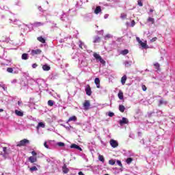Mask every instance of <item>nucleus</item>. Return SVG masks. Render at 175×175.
Listing matches in <instances>:
<instances>
[{
    "instance_id": "nucleus-1",
    "label": "nucleus",
    "mask_w": 175,
    "mask_h": 175,
    "mask_svg": "<svg viewBox=\"0 0 175 175\" xmlns=\"http://www.w3.org/2000/svg\"><path fill=\"white\" fill-rule=\"evenodd\" d=\"M93 56L95 58L96 61H97V62H100V64H102V65H104V66L106 65V61H105L102 58L100 55H99L96 53H94Z\"/></svg>"
},
{
    "instance_id": "nucleus-2",
    "label": "nucleus",
    "mask_w": 175,
    "mask_h": 175,
    "mask_svg": "<svg viewBox=\"0 0 175 175\" xmlns=\"http://www.w3.org/2000/svg\"><path fill=\"white\" fill-rule=\"evenodd\" d=\"M27 144H29V140L27 139H23L21 140L17 144V147H23L25 146H27Z\"/></svg>"
},
{
    "instance_id": "nucleus-3",
    "label": "nucleus",
    "mask_w": 175,
    "mask_h": 175,
    "mask_svg": "<svg viewBox=\"0 0 175 175\" xmlns=\"http://www.w3.org/2000/svg\"><path fill=\"white\" fill-rule=\"evenodd\" d=\"M85 91L86 92V95L88 96H91V95H92V90H91V86H90V85H86Z\"/></svg>"
},
{
    "instance_id": "nucleus-4",
    "label": "nucleus",
    "mask_w": 175,
    "mask_h": 175,
    "mask_svg": "<svg viewBox=\"0 0 175 175\" xmlns=\"http://www.w3.org/2000/svg\"><path fill=\"white\" fill-rule=\"evenodd\" d=\"M90 106H91V103L90 102V100H85V102L83 103V107L85 110H90Z\"/></svg>"
},
{
    "instance_id": "nucleus-5",
    "label": "nucleus",
    "mask_w": 175,
    "mask_h": 175,
    "mask_svg": "<svg viewBox=\"0 0 175 175\" xmlns=\"http://www.w3.org/2000/svg\"><path fill=\"white\" fill-rule=\"evenodd\" d=\"M42 54V50L40 49H33L31 50V55H38Z\"/></svg>"
},
{
    "instance_id": "nucleus-6",
    "label": "nucleus",
    "mask_w": 175,
    "mask_h": 175,
    "mask_svg": "<svg viewBox=\"0 0 175 175\" xmlns=\"http://www.w3.org/2000/svg\"><path fill=\"white\" fill-rule=\"evenodd\" d=\"M28 161L30 163H35V162H38V157L31 156L28 158Z\"/></svg>"
},
{
    "instance_id": "nucleus-7",
    "label": "nucleus",
    "mask_w": 175,
    "mask_h": 175,
    "mask_svg": "<svg viewBox=\"0 0 175 175\" xmlns=\"http://www.w3.org/2000/svg\"><path fill=\"white\" fill-rule=\"evenodd\" d=\"M110 144L113 148H116V147H118V142L114 139H111L110 141Z\"/></svg>"
},
{
    "instance_id": "nucleus-8",
    "label": "nucleus",
    "mask_w": 175,
    "mask_h": 175,
    "mask_svg": "<svg viewBox=\"0 0 175 175\" xmlns=\"http://www.w3.org/2000/svg\"><path fill=\"white\" fill-rule=\"evenodd\" d=\"M62 172L64 174H68L69 173V168L66 166V164H64L62 167Z\"/></svg>"
},
{
    "instance_id": "nucleus-9",
    "label": "nucleus",
    "mask_w": 175,
    "mask_h": 175,
    "mask_svg": "<svg viewBox=\"0 0 175 175\" xmlns=\"http://www.w3.org/2000/svg\"><path fill=\"white\" fill-rule=\"evenodd\" d=\"M128 122H129V121H128L126 118H122V119L120 120L119 124L120 125H124V124H128Z\"/></svg>"
},
{
    "instance_id": "nucleus-10",
    "label": "nucleus",
    "mask_w": 175,
    "mask_h": 175,
    "mask_svg": "<svg viewBox=\"0 0 175 175\" xmlns=\"http://www.w3.org/2000/svg\"><path fill=\"white\" fill-rule=\"evenodd\" d=\"M70 148H76V150H79V151H83V149H81V148L76 144H71Z\"/></svg>"
},
{
    "instance_id": "nucleus-11",
    "label": "nucleus",
    "mask_w": 175,
    "mask_h": 175,
    "mask_svg": "<svg viewBox=\"0 0 175 175\" xmlns=\"http://www.w3.org/2000/svg\"><path fill=\"white\" fill-rule=\"evenodd\" d=\"M94 83L96 85L97 88H100V80L99 78H96L94 79Z\"/></svg>"
},
{
    "instance_id": "nucleus-12",
    "label": "nucleus",
    "mask_w": 175,
    "mask_h": 175,
    "mask_svg": "<svg viewBox=\"0 0 175 175\" xmlns=\"http://www.w3.org/2000/svg\"><path fill=\"white\" fill-rule=\"evenodd\" d=\"M95 14H99V13H102V8L100 6H97L94 10Z\"/></svg>"
},
{
    "instance_id": "nucleus-13",
    "label": "nucleus",
    "mask_w": 175,
    "mask_h": 175,
    "mask_svg": "<svg viewBox=\"0 0 175 175\" xmlns=\"http://www.w3.org/2000/svg\"><path fill=\"white\" fill-rule=\"evenodd\" d=\"M147 23H150V24L153 25L155 24V19H154V18L149 16L147 18Z\"/></svg>"
},
{
    "instance_id": "nucleus-14",
    "label": "nucleus",
    "mask_w": 175,
    "mask_h": 175,
    "mask_svg": "<svg viewBox=\"0 0 175 175\" xmlns=\"http://www.w3.org/2000/svg\"><path fill=\"white\" fill-rule=\"evenodd\" d=\"M15 114L16 116H18V117H23L24 116V112L16 109L15 110Z\"/></svg>"
},
{
    "instance_id": "nucleus-15",
    "label": "nucleus",
    "mask_w": 175,
    "mask_h": 175,
    "mask_svg": "<svg viewBox=\"0 0 175 175\" xmlns=\"http://www.w3.org/2000/svg\"><path fill=\"white\" fill-rule=\"evenodd\" d=\"M70 121H73L74 122L77 121V117H76L75 116H72L71 117H70L67 121V122H70Z\"/></svg>"
},
{
    "instance_id": "nucleus-16",
    "label": "nucleus",
    "mask_w": 175,
    "mask_h": 175,
    "mask_svg": "<svg viewBox=\"0 0 175 175\" xmlns=\"http://www.w3.org/2000/svg\"><path fill=\"white\" fill-rule=\"evenodd\" d=\"M118 96L119 99H120V100H124V92H122V91L120 90L119 93L118 94Z\"/></svg>"
},
{
    "instance_id": "nucleus-17",
    "label": "nucleus",
    "mask_w": 175,
    "mask_h": 175,
    "mask_svg": "<svg viewBox=\"0 0 175 175\" xmlns=\"http://www.w3.org/2000/svg\"><path fill=\"white\" fill-rule=\"evenodd\" d=\"M42 69H43V70L49 71V70H50V69H51V68L50 67V66L45 64V65L42 66Z\"/></svg>"
},
{
    "instance_id": "nucleus-18",
    "label": "nucleus",
    "mask_w": 175,
    "mask_h": 175,
    "mask_svg": "<svg viewBox=\"0 0 175 175\" xmlns=\"http://www.w3.org/2000/svg\"><path fill=\"white\" fill-rule=\"evenodd\" d=\"M126 75H124L122 78H121V83L122 84V85H124L125 84V83H126Z\"/></svg>"
},
{
    "instance_id": "nucleus-19",
    "label": "nucleus",
    "mask_w": 175,
    "mask_h": 175,
    "mask_svg": "<svg viewBox=\"0 0 175 175\" xmlns=\"http://www.w3.org/2000/svg\"><path fill=\"white\" fill-rule=\"evenodd\" d=\"M37 40L38 42H40V43H46V40L42 36L37 38Z\"/></svg>"
},
{
    "instance_id": "nucleus-20",
    "label": "nucleus",
    "mask_w": 175,
    "mask_h": 175,
    "mask_svg": "<svg viewBox=\"0 0 175 175\" xmlns=\"http://www.w3.org/2000/svg\"><path fill=\"white\" fill-rule=\"evenodd\" d=\"M119 111H120V113H124L125 111V107L122 105H119Z\"/></svg>"
},
{
    "instance_id": "nucleus-21",
    "label": "nucleus",
    "mask_w": 175,
    "mask_h": 175,
    "mask_svg": "<svg viewBox=\"0 0 175 175\" xmlns=\"http://www.w3.org/2000/svg\"><path fill=\"white\" fill-rule=\"evenodd\" d=\"M153 66H154L156 70H160L159 68H161V64H159V63H154Z\"/></svg>"
},
{
    "instance_id": "nucleus-22",
    "label": "nucleus",
    "mask_w": 175,
    "mask_h": 175,
    "mask_svg": "<svg viewBox=\"0 0 175 175\" xmlns=\"http://www.w3.org/2000/svg\"><path fill=\"white\" fill-rule=\"evenodd\" d=\"M129 53V50L128 49H124L123 51H121L120 54H122V55H126V54Z\"/></svg>"
},
{
    "instance_id": "nucleus-23",
    "label": "nucleus",
    "mask_w": 175,
    "mask_h": 175,
    "mask_svg": "<svg viewBox=\"0 0 175 175\" xmlns=\"http://www.w3.org/2000/svg\"><path fill=\"white\" fill-rule=\"evenodd\" d=\"M29 172H31V173H33V172H38V167H36V166H33L29 168Z\"/></svg>"
},
{
    "instance_id": "nucleus-24",
    "label": "nucleus",
    "mask_w": 175,
    "mask_h": 175,
    "mask_svg": "<svg viewBox=\"0 0 175 175\" xmlns=\"http://www.w3.org/2000/svg\"><path fill=\"white\" fill-rule=\"evenodd\" d=\"M133 161V159L132 157H129L126 160V162L128 165H130V163H132Z\"/></svg>"
},
{
    "instance_id": "nucleus-25",
    "label": "nucleus",
    "mask_w": 175,
    "mask_h": 175,
    "mask_svg": "<svg viewBox=\"0 0 175 175\" xmlns=\"http://www.w3.org/2000/svg\"><path fill=\"white\" fill-rule=\"evenodd\" d=\"M98 160L100 161V162H103V163H105V157L103 155L99 154Z\"/></svg>"
},
{
    "instance_id": "nucleus-26",
    "label": "nucleus",
    "mask_w": 175,
    "mask_h": 175,
    "mask_svg": "<svg viewBox=\"0 0 175 175\" xmlns=\"http://www.w3.org/2000/svg\"><path fill=\"white\" fill-rule=\"evenodd\" d=\"M45 125L44 123L43 122H39L38 126H37V129H38L39 128H44Z\"/></svg>"
},
{
    "instance_id": "nucleus-27",
    "label": "nucleus",
    "mask_w": 175,
    "mask_h": 175,
    "mask_svg": "<svg viewBox=\"0 0 175 175\" xmlns=\"http://www.w3.org/2000/svg\"><path fill=\"white\" fill-rule=\"evenodd\" d=\"M100 42V37H96L94 40V43H99Z\"/></svg>"
},
{
    "instance_id": "nucleus-28",
    "label": "nucleus",
    "mask_w": 175,
    "mask_h": 175,
    "mask_svg": "<svg viewBox=\"0 0 175 175\" xmlns=\"http://www.w3.org/2000/svg\"><path fill=\"white\" fill-rule=\"evenodd\" d=\"M22 59H25V60L28 59V54H27V53H23V54L22 55Z\"/></svg>"
},
{
    "instance_id": "nucleus-29",
    "label": "nucleus",
    "mask_w": 175,
    "mask_h": 175,
    "mask_svg": "<svg viewBox=\"0 0 175 175\" xmlns=\"http://www.w3.org/2000/svg\"><path fill=\"white\" fill-rule=\"evenodd\" d=\"M162 105H166V101L161 99L159 101V106H162Z\"/></svg>"
},
{
    "instance_id": "nucleus-30",
    "label": "nucleus",
    "mask_w": 175,
    "mask_h": 175,
    "mask_svg": "<svg viewBox=\"0 0 175 175\" xmlns=\"http://www.w3.org/2000/svg\"><path fill=\"white\" fill-rule=\"evenodd\" d=\"M126 17H127V15L125 13H122L120 15V18H122V20H125Z\"/></svg>"
},
{
    "instance_id": "nucleus-31",
    "label": "nucleus",
    "mask_w": 175,
    "mask_h": 175,
    "mask_svg": "<svg viewBox=\"0 0 175 175\" xmlns=\"http://www.w3.org/2000/svg\"><path fill=\"white\" fill-rule=\"evenodd\" d=\"M48 105L51 107L54 106V101L53 100H49L48 101Z\"/></svg>"
},
{
    "instance_id": "nucleus-32",
    "label": "nucleus",
    "mask_w": 175,
    "mask_h": 175,
    "mask_svg": "<svg viewBox=\"0 0 175 175\" xmlns=\"http://www.w3.org/2000/svg\"><path fill=\"white\" fill-rule=\"evenodd\" d=\"M141 45V46L143 48V49H146L147 47V44L146 42H142L141 44H139Z\"/></svg>"
},
{
    "instance_id": "nucleus-33",
    "label": "nucleus",
    "mask_w": 175,
    "mask_h": 175,
    "mask_svg": "<svg viewBox=\"0 0 175 175\" xmlns=\"http://www.w3.org/2000/svg\"><path fill=\"white\" fill-rule=\"evenodd\" d=\"M109 163L113 166V165H116V161L111 159L109 161Z\"/></svg>"
},
{
    "instance_id": "nucleus-34",
    "label": "nucleus",
    "mask_w": 175,
    "mask_h": 175,
    "mask_svg": "<svg viewBox=\"0 0 175 175\" xmlns=\"http://www.w3.org/2000/svg\"><path fill=\"white\" fill-rule=\"evenodd\" d=\"M57 146H59V147H65V143H64V142H58L57 143Z\"/></svg>"
},
{
    "instance_id": "nucleus-35",
    "label": "nucleus",
    "mask_w": 175,
    "mask_h": 175,
    "mask_svg": "<svg viewBox=\"0 0 175 175\" xmlns=\"http://www.w3.org/2000/svg\"><path fill=\"white\" fill-rule=\"evenodd\" d=\"M124 65L126 68H129L131 66V62L126 61L124 62Z\"/></svg>"
},
{
    "instance_id": "nucleus-36",
    "label": "nucleus",
    "mask_w": 175,
    "mask_h": 175,
    "mask_svg": "<svg viewBox=\"0 0 175 175\" xmlns=\"http://www.w3.org/2000/svg\"><path fill=\"white\" fill-rule=\"evenodd\" d=\"M3 151L4 154H5V155H6V154H8V148L3 147Z\"/></svg>"
},
{
    "instance_id": "nucleus-37",
    "label": "nucleus",
    "mask_w": 175,
    "mask_h": 175,
    "mask_svg": "<svg viewBox=\"0 0 175 175\" xmlns=\"http://www.w3.org/2000/svg\"><path fill=\"white\" fill-rule=\"evenodd\" d=\"M7 72H8V73H13V69L12 68H8Z\"/></svg>"
},
{
    "instance_id": "nucleus-38",
    "label": "nucleus",
    "mask_w": 175,
    "mask_h": 175,
    "mask_svg": "<svg viewBox=\"0 0 175 175\" xmlns=\"http://www.w3.org/2000/svg\"><path fill=\"white\" fill-rule=\"evenodd\" d=\"M116 163H117L119 166H120V167H122V163H121V161L118 160V161H116Z\"/></svg>"
},
{
    "instance_id": "nucleus-39",
    "label": "nucleus",
    "mask_w": 175,
    "mask_h": 175,
    "mask_svg": "<svg viewBox=\"0 0 175 175\" xmlns=\"http://www.w3.org/2000/svg\"><path fill=\"white\" fill-rule=\"evenodd\" d=\"M157 40H158V38L154 37L150 40V42H157Z\"/></svg>"
},
{
    "instance_id": "nucleus-40",
    "label": "nucleus",
    "mask_w": 175,
    "mask_h": 175,
    "mask_svg": "<svg viewBox=\"0 0 175 175\" xmlns=\"http://www.w3.org/2000/svg\"><path fill=\"white\" fill-rule=\"evenodd\" d=\"M137 3L139 6H143V2H142V0H138Z\"/></svg>"
},
{
    "instance_id": "nucleus-41",
    "label": "nucleus",
    "mask_w": 175,
    "mask_h": 175,
    "mask_svg": "<svg viewBox=\"0 0 175 175\" xmlns=\"http://www.w3.org/2000/svg\"><path fill=\"white\" fill-rule=\"evenodd\" d=\"M142 88L144 91H147V87L146 86V85H142Z\"/></svg>"
},
{
    "instance_id": "nucleus-42",
    "label": "nucleus",
    "mask_w": 175,
    "mask_h": 175,
    "mask_svg": "<svg viewBox=\"0 0 175 175\" xmlns=\"http://www.w3.org/2000/svg\"><path fill=\"white\" fill-rule=\"evenodd\" d=\"M136 40L137 42H138L139 44H140L142 42V41L140 40V38L139 37H136Z\"/></svg>"
},
{
    "instance_id": "nucleus-43",
    "label": "nucleus",
    "mask_w": 175,
    "mask_h": 175,
    "mask_svg": "<svg viewBox=\"0 0 175 175\" xmlns=\"http://www.w3.org/2000/svg\"><path fill=\"white\" fill-rule=\"evenodd\" d=\"M110 38H111V36L110 34H107L105 36V39H110Z\"/></svg>"
},
{
    "instance_id": "nucleus-44",
    "label": "nucleus",
    "mask_w": 175,
    "mask_h": 175,
    "mask_svg": "<svg viewBox=\"0 0 175 175\" xmlns=\"http://www.w3.org/2000/svg\"><path fill=\"white\" fill-rule=\"evenodd\" d=\"M31 154L33 155L32 157H36V155H38V153H36V152L35 151H32Z\"/></svg>"
},
{
    "instance_id": "nucleus-45",
    "label": "nucleus",
    "mask_w": 175,
    "mask_h": 175,
    "mask_svg": "<svg viewBox=\"0 0 175 175\" xmlns=\"http://www.w3.org/2000/svg\"><path fill=\"white\" fill-rule=\"evenodd\" d=\"M108 116H109V117H113L114 113H113V112H109V114H108Z\"/></svg>"
},
{
    "instance_id": "nucleus-46",
    "label": "nucleus",
    "mask_w": 175,
    "mask_h": 175,
    "mask_svg": "<svg viewBox=\"0 0 175 175\" xmlns=\"http://www.w3.org/2000/svg\"><path fill=\"white\" fill-rule=\"evenodd\" d=\"M44 148H49V145H47V142H45L44 143Z\"/></svg>"
},
{
    "instance_id": "nucleus-47",
    "label": "nucleus",
    "mask_w": 175,
    "mask_h": 175,
    "mask_svg": "<svg viewBox=\"0 0 175 175\" xmlns=\"http://www.w3.org/2000/svg\"><path fill=\"white\" fill-rule=\"evenodd\" d=\"M32 68H33V69H35V68H38V65H37L36 64H33L32 65Z\"/></svg>"
},
{
    "instance_id": "nucleus-48",
    "label": "nucleus",
    "mask_w": 175,
    "mask_h": 175,
    "mask_svg": "<svg viewBox=\"0 0 175 175\" xmlns=\"http://www.w3.org/2000/svg\"><path fill=\"white\" fill-rule=\"evenodd\" d=\"M135 24H136L135 21H131V27H135Z\"/></svg>"
},
{
    "instance_id": "nucleus-49",
    "label": "nucleus",
    "mask_w": 175,
    "mask_h": 175,
    "mask_svg": "<svg viewBox=\"0 0 175 175\" xmlns=\"http://www.w3.org/2000/svg\"><path fill=\"white\" fill-rule=\"evenodd\" d=\"M79 46L80 49H83V42H80Z\"/></svg>"
},
{
    "instance_id": "nucleus-50",
    "label": "nucleus",
    "mask_w": 175,
    "mask_h": 175,
    "mask_svg": "<svg viewBox=\"0 0 175 175\" xmlns=\"http://www.w3.org/2000/svg\"><path fill=\"white\" fill-rule=\"evenodd\" d=\"M22 104H23V101H18V106H21Z\"/></svg>"
},
{
    "instance_id": "nucleus-51",
    "label": "nucleus",
    "mask_w": 175,
    "mask_h": 175,
    "mask_svg": "<svg viewBox=\"0 0 175 175\" xmlns=\"http://www.w3.org/2000/svg\"><path fill=\"white\" fill-rule=\"evenodd\" d=\"M149 12H150V13H152V12H154V10L152 9V8H150V9L149 10Z\"/></svg>"
},
{
    "instance_id": "nucleus-52",
    "label": "nucleus",
    "mask_w": 175,
    "mask_h": 175,
    "mask_svg": "<svg viewBox=\"0 0 175 175\" xmlns=\"http://www.w3.org/2000/svg\"><path fill=\"white\" fill-rule=\"evenodd\" d=\"M79 175H85V174H84V173H83V172H79Z\"/></svg>"
},
{
    "instance_id": "nucleus-53",
    "label": "nucleus",
    "mask_w": 175,
    "mask_h": 175,
    "mask_svg": "<svg viewBox=\"0 0 175 175\" xmlns=\"http://www.w3.org/2000/svg\"><path fill=\"white\" fill-rule=\"evenodd\" d=\"M2 111H3V109H0V113H2Z\"/></svg>"
},
{
    "instance_id": "nucleus-54",
    "label": "nucleus",
    "mask_w": 175,
    "mask_h": 175,
    "mask_svg": "<svg viewBox=\"0 0 175 175\" xmlns=\"http://www.w3.org/2000/svg\"><path fill=\"white\" fill-rule=\"evenodd\" d=\"M140 135H142L141 132H138V136H140Z\"/></svg>"
},
{
    "instance_id": "nucleus-55",
    "label": "nucleus",
    "mask_w": 175,
    "mask_h": 175,
    "mask_svg": "<svg viewBox=\"0 0 175 175\" xmlns=\"http://www.w3.org/2000/svg\"><path fill=\"white\" fill-rule=\"evenodd\" d=\"M105 175H109V174H105Z\"/></svg>"
}]
</instances>
